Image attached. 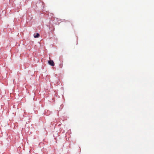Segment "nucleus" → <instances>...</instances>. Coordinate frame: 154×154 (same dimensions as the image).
Returning a JSON list of instances; mask_svg holds the SVG:
<instances>
[{
    "instance_id": "f257e3e1",
    "label": "nucleus",
    "mask_w": 154,
    "mask_h": 154,
    "mask_svg": "<svg viewBox=\"0 0 154 154\" xmlns=\"http://www.w3.org/2000/svg\"><path fill=\"white\" fill-rule=\"evenodd\" d=\"M48 63L50 65L54 66V62L52 60H50L48 61Z\"/></svg>"
},
{
    "instance_id": "f03ea898",
    "label": "nucleus",
    "mask_w": 154,
    "mask_h": 154,
    "mask_svg": "<svg viewBox=\"0 0 154 154\" xmlns=\"http://www.w3.org/2000/svg\"><path fill=\"white\" fill-rule=\"evenodd\" d=\"M39 36H40V35L38 33H37L36 34V35H35V34H34V37L35 38H37L39 37Z\"/></svg>"
}]
</instances>
